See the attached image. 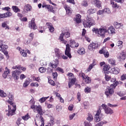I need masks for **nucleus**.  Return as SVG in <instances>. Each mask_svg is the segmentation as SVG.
I'll use <instances>...</instances> for the list:
<instances>
[{
    "label": "nucleus",
    "instance_id": "29",
    "mask_svg": "<svg viewBox=\"0 0 126 126\" xmlns=\"http://www.w3.org/2000/svg\"><path fill=\"white\" fill-rule=\"evenodd\" d=\"M95 65H96V62L95 60H93V63L89 65V68L87 69V71H91V70Z\"/></svg>",
    "mask_w": 126,
    "mask_h": 126
},
{
    "label": "nucleus",
    "instance_id": "1",
    "mask_svg": "<svg viewBox=\"0 0 126 126\" xmlns=\"http://www.w3.org/2000/svg\"><path fill=\"white\" fill-rule=\"evenodd\" d=\"M92 31L95 34L99 35L100 37H105V34L107 32L108 34H116V30L113 26L109 27L107 30V27L105 26H101L99 29L94 28L92 29Z\"/></svg>",
    "mask_w": 126,
    "mask_h": 126
},
{
    "label": "nucleus",
    "instance_id": "2",
    "mask_svg": "<svg viewBox=\"0 0 126 126\" xmlns=\"http://www.w3.org/2000/svg\"><path fill=\"white\" fill-rule=\"evenodd\" d=\"M95 11H96V10L92 8L89 9L88 10L89 15H87L86 19L83 22V25L84 28H91L92 26H94V25L96 24L95 20L90 16V14L95 13Z\"/></svg>",
    "mask_w": 126,
    "mask_h": 126
},
{
    "label": "nucleus",
    "instance_id": "16",
    "mask_svg": "<svg viewBox=\"0 0 126 126\" xmlns=\"http://www.w3.org/2000/svg\"><path fill=\"white\" fill-rule=\"evenodd\" d=\"M110 69H111V66H110L109 65L105 64L103 65L102 70L105 74H109Z\"/></svg>",
    "mask_w": 126,
    "mask_h": 126
},
{
    "label": "nucleus",
    "instance_id": "30",
    "mask_svg": "<svg viewBox=\"0 0 126 126\" xmlns=\"http://www.w3.org/2000/svg\"><path fill=\"white\" fill-rule=\"evenodd\" d=\"M77 53L79 55H84L86 53L85 49L83 47H80L77 51Z\"/></svg>",
    "mask_w": 126,
    "mask_h": 126
},
{
    "label": "nucleus",
    "instance_id": "22",
    "mask_svg": "<svg viewBox=\"0 0 126 126\" xmlns=\"http://www.w3.org/2000/svg\"><path fill=\"white\" fill-rule=\"evenodd\" d=\"M118 59L119 61H125L126 59V54L125 52H122L120 54V55L118 57Z\"/></svg>",
    "mask_w": 126,
    "mask_h": 126
},
{
    "label": "nucleus",
    "instance_id": "42",
    "mask_svg": "<svg viewBox=\"0 0 126 126\" xmlns=\"http://www.w3.org/2000/svg\"><path fill=\"white\" fill-rule=\"evenodd\" d=\"M117 46L118 47V48H119V49H122L123 47V41L121 40L118 41L117 43Z\"/></svg>",
    "mask_w": 126,
    "mask_h": 126
},
{
    "label": "nucleus",
    "instance_id": "27",
    "mask_svg": "<svg viewBox=\"0 0 126 126\" xmlns=\"http://www.w3.org/2000/svg\"><path fill=\"white\" fill-rule=\"evenodd\" d=\"M32 9V6L30 4H27L24 6V10L26 12H28V11H31Z\"/></svg>",
    "mask_w": 126,
    "mask_h": 126
},
{
    "label": "nucleus",
    "instance_id": "38",
    "mask_svg": "<svg viewBox=\"0 0 126 126\" xmlns=\"http://www.w3.org/2000/svg\"><path fill=\"white\" fill-rule=\"evenodd\" d=\"M84 92L86 93V94L90 93V92H91V87H86L84 89Z\"/></svg>",
    "mask_w": 126,
    "mask_h": 126
},
{
    "label": "nucleus",
    "instance_id": "36",
    "mask_svg": "<svg viewBox=\"0 0 126 126\" xmlns=\"http://www.w3.org/2000/svg\"><path fill=\"white\" fill-rule=\"evenodd\" d=\"M39 119L41 123V125H40V126H45V119H44V118L42 117V115H40V116L39 117Z\"/></svg>",
    "mask_w": 126,
    "mask_h": 126
},
{
    "label": "nucleus",
    "instance_id": "41",
    "mask_svg": "<svg viewBox=\"0 0 126 126\" xmlns=\"http://www.w3.org/2000/svg\"><path fill=\"white\" fill-rule=\"evenodd\" d=\"M2 27H3V28H5V30H9V27H8V26H7V24H6V23L4 22L1 25Z\"/></svg>",
    "mask_w": 126,
    "mask_h": 126
},
{
    "label": "nucleus",
    "instance_id": "19",
    "mask_svg": "<svg viewBox=\"0 0 126 126\" xmlns=\"http://www.w3.org/2000/svg\"><path fill=\"white\" fill-rule=\"evenodd\" d=\"M46 26L48 27L49 32H51V33H53V32L55 31V28H54V26H53L52 23L50 22H47L46 23Z\"/></svg>",
    "mask_w": 126,
    "mask_h": 126
},
{
    "label": "nucleus",
    "instance_id": "9",
    "mask_svg": "<svg viewBox=\"0 0 126 126\" xmlns=\"http://www.w3.org/2000/svg\"><path fill=\"white\" fill-rule=\"evenodd\" d=\"M7 49H8V46L6 45H3L2 41H0V51H2L6 56L8 55V52L6 51Z\"/></svg>",
    "mask_w": 126,
    "mask_h": 126
},
{
    "label": "nucleus",
    "instance_id": "56",
    "mask_svg": "<svg viewBox=\"0 0 126 126\" xmlns=\"http://www.w3.org/2000/svg\"><path fill=\"white\" fill-rule=\"evenodd\" d=\"M73 108H74V105L71 104L69 105L68 109L69 110V111H72V110H73Z\"/></svg>",
    "mask_w": 126,
    "mask_h": 126
},
{
    "label": "nucleus",
    "instance_id": "4",
    "mask_svg": "<svg viewBox=\"0 0 126 126\" xmlns=\"http://www.w3.org/2000/svg\"><path fill=\"white\" fill-rule=\"evenodd\" d=\"M119 85V82L116 81L115 83L111 84L110 86H107L105 90L104 94L106 95L107 98H110L112 95H113L115 92L114 89H116V87Z\"/></svg>",
    "mask_w": 126,
    "mask_h": 126
},
{
    "label": "nucleus",
    "instance_id": "49",
    "mask_svg": "<svg viewBox=\"0 0 126 126\" xmlns=\"http://www.w3.org/2000/svg\"><path fill=\"white\" fill-rule=\"evenodd\" d=\"M77 98L78 99L79 102H80L81 101V94L80 93H78L77 94Z\"/></svg>",
    "mask_w": 126,
    "mask_h": 126
},
{
    "label": "nucleus",
    "instance_id": "5",
    "mask_svg": "<svg viewBox=\"0 0 126 126\" xmlns=\"http://www.w3.org/2000/svg\"><path fill=\"white\" fill-rule=\"evenodd\" d=\"M31 109L33 110V112L37 113L40 116H42L44 115V111H43V108L42 106L40 105H35V102L32 101V103L31 106Z\"/></svg>",
    "mask_w": 126,
    "mask_h": 126
},
{
    "label": "nucleus",
    "instance_id": "28",
    "mask_svg": "<svg viewBox=\"0 0 126 126\" xmlns=\"http://www.w3.org/2000/svg\"><path fill=\"white\" fill-rule=\"evenodd\" d=\"M31 81H32L31 80V79H30V78L27 79L23 85V87H24L25 88L28 87V85L30 84V82H31Z\"/></svg>",
    "mask_w": 126,
    "mask_h": 126
},
{
    "label": "nucleus",
    "instance_id": "43",
    "mask_svg": "<svg viewBox=\"0 0 126 126\" xmlns=\"http://www.w3.org/2000/svg\"><path fill=\"white\" fill-rule=\"evenodd\" d=\"M112 70L114 74H118L119 69H118V68L114 67L112 69Z\"/></svg>",
    "mask_w": 126,
    "mask_h": 126
},
{
    "label": "nucleus",
    "instance_id": "21",
    "mask_svg": "<svg viewBox=\"0 0 126 126\" xmlns=\"http://www.w3.org/2000/svg\"><path fill=\"white\" fill-rule=\"evenodd\" d=\"M99 53L101 54H103L105 58H109V57H110V54L107 50L101 49V50H99Z\"/></svg>",
    "mask_w": 126,
    "mask_h": 126
},
{
    "label": "nucleus",
    "instance_id": "10",
    "mask_svg": "<svg viewBox=\"0 0 126 126\" xmlns=\"http://www.w3.org/2000/svg\"><path fill=\"white\" fill-rule=\"evenodd\" d=\"M101 107L104 110V112L107 115H112V114H114V111L112 109L108 107L106 104H102Z\"/></svg>",
    "mask_w": 126,
    "mask_h": 126
},
{
    "label": "nucleus",
    "instance_id": "24",
    "mask_svg": "<svg viewBox=\"0 0 126 126\" xmlns=\"http://www.w3.org/2000/svg\"><path fill=\"white\" fill-rule=\"evenodd\" d=\"M75 82H76V78H72L70 81L68 82V88H70L71 86H73V85L75 84Z\"/></svg>",
    "mask_w": 126,
    "mask_h": 126
},
{
    "label": "nucleus",
    "instance_id": "44",
    "mask_svg": "<svg viewBox=\"0 0 126 126\" xmlns=\"http://www.w3.org/2000/svg\"><path fill=\"white\" fill-rule=\"evenodd\" d=\"M49 96L41 98L40 99H39V100L40 103H44V102H45V101H46L47 99H49Z\"/></svg>",
    "mask_w": 126,
    "mask_h": 126
},
{
    "label": "nucleus",
    "instance_id": "15",
    "mask_svg": "<svg viewBox=\"0 0 126 126\" xmlns=\"http://www.w3.org/2000/svg\"><path fill=\"white\" fill-rule=\"evenodd\" d=\"M63 34L65 38H69L70 37V32L68 28H65L63 31Z\"/></svg>",
    "mask_w": 126,
    "mask_h": 126
},
{
    "label": "nucleus",
    "instance_id": "6",
    "mask_svg": "<svg viewBox=\"0 0 126 126\" xmlns=\"http://www.w3.org/2000/svg\"><path fill=\"white\" fill-rule=\"evenodd\" d=\"M8 113L6 114L7 116L8 117L11 116H13L15 114V111H16V105H10V106L8 105Z\"/></svg>",
    "mask_w": 126,
    "mask_h": 126
},
{
    "label": "nucleus",
    "instance_id": "17",
    "mask_svg": "<svg viewBox=\"0 0 126 126\" xmlns=\"http://www.w3.org/2000/svg\"><path fill=\"white\" fill-rule=\"evenodd\" d=\"M12 15V13L9 11L3 14H0V18H6L7 17H10Z\"/></svg>",
    "mask_w": 126,
    "mask_h": 126
},
{
    "label": "nucleus",
    "instance_id": "60",
    "mask_svg": "<svg viewBox=\"0 0 126 126\" xmlns=\"http://www.w3.org/2000/svg\"><path fill=\"white\" fill-rule=\"evenodd\" d=\"M22 121V119L21 118H19L17 120V126H19L20 124H21V122Z\"/></svg>",
    "mask_w": 126,
    "mask_h": 126
},
{
    "label": "nucleus",
    "instance_id": "34",
    "mask_svg": "<svg viewBox=\"0 0 126 126\" xmlns=\"http://www.w3.org/2000/svg\"><path fill=\"white\" fill-rule=\"evenodd\" d=\"M22 119L24 121H28L29 119H31V117L29 115V113H27L26 115L22 117Z\"/></svg>",
    "mask_w": 126,
    "mask_h": 126
},
{
    "label": "nucleus",
    "instance_id": "62",
    "mask_svg": "<svg viewBox=\"0 0 126 126\" xmlns=\"http://www.w3.org/2000/svg\"><path fill=\"white\" fill-rule=\"evenodd\" d=\"M104 124H106V123H104V122L101 121L99 123L97 124L96 126H103Z\"/></svg>",
    "mask_w": 126,
    "mask_h": 126
},
{
    "label": "nucleus",
    "instance_id": "52",
    "mask_svg": "<svg viewBox=\"0 0 126 126\" xmlns=\"http://www.w3.org/2000/svg\"><path fill=\"white\" fill-rule=\"evenodd\" d=\"M48 82L51 85H52V86H55L56 83H55V81H54L53 80H49Z\"/></svg>",
    "mask_w": 126,
    "mask_h": 126
},
{
    "label": "nucleus",
    "instance_id": "39",
    "mask_svg": "<svg viewBox=\"0 0 126 126\" xmlns=\"http://www.w3.org/2000/svg\"><path fill=\"white\" fill-rule=\"evenodd\" d=\"M108 62L112 65H116V61L113 59H109Z\"/></svg>",
    "mask_w": 126,
    "mask_h": 126
},
{
    "label": "nucleus",
    "instance_id": "46",
    "mask_svg": "<svg viewBox=\"0 0 126 126\" xmlns=\"http://www.w3.org/2000/svg\"><path fill=\"white\" fill-rule=\"evenodd\" d=\"M30 86L32 87H39V84H38V83H37V82L31 83Z\"/></svg>",
    "mask_w": 126,
    "mask_h": 126
},
{
    "label": "nucleus",
    "instance_id": "20",
    "mask_svg": "<svg viewBox=\"0 0 126 126\" xmlns=\"http://www.w3.org/2000/svg\"><path fill=\"white\" fill-rule=\"evenodd\" d=\"M50 64L52 68H57L58 67V64H59V60H56L55 61H53L50 63Z\"/></svg>",
    "mask_w": 126,
    "mask_h": 126
},
{
    "label": "nucleus",
    "instance_id": "32",
    "mask_svg": "<svg viewBox=\"0 0 126 126\" xmlns=\"http://www.w3.org/2000/svg\"><path fill=\"white\" fill-rule=\"evenodd\" d=\"M94 3L96 5L97 7H98V8H100L101 6H102L101 1L100 0H94Z\"/></svg>",
    "mask_w": 126,
    "mask_h": 126
},
{
    "label": "nucleus",
    "instance_id": "57",
    "mask_svg": "<svg viewBox=\"0 0 126 126\" xmlns=\"http://www.w3.org/2000/svg\"><path fill=\"white\" fill-rule=\"evenodd\" d=\"M29 36H30L31 38H30V41H32L33 39L34 38V33L33 32L31 33L29 35Z\"/></svg>",
    "mask_w": 126,
    "mask_h": 126
},
{
    "label": "nucleus",
    "instance_id": "31",
    "mask_svg": "<svg viewBox=\"0 0 126 126\" xmlns=\"http://www.w3.org/2000/svg\"><path fill=\"white\" fill-rule=\"evenodd\" d=\"M114 26L116 29H120L123 26V24L119 23L118 22H115L114 23Z\"/></svg>",
    "mask_w": 126,
    "mask_h": 126
},
{
    "label": "nucleus",
    "instance_id": "55",
    "mask_svg": "<svg viewBox=\"0 0 126 126\" xmlns=\"http://www.w3.org/2000/svg\"><path fill=\"white\" fill-rule=\"evenodd\" d=\"M100 114H101V108H99L98 110H97L95 117H100Z\"/></svg>",
    "mask_w": 126,
    "mask_h": 126
},
{
    "label": "nucleus",
    "instance_id": "53",
    "mask_svg": "<svg viewBox=\"0 0 126 126\" xmlns=\"http://www.w3.org/2000/svg\"><path fill=\"white\" fill-rule=\"evenodd\" d=\"M82 5L83 6H85V7H87L88 6V2H87V1H83L82 3Z\"/></svg>",
    "mask_w": 126,
    "mask_h": 126
},
{
    "label": "nucleus",
    "instance_id": "26",
    "mask_svg": "<svg viewBox=\"0 0 126 126\" xmlns=\"http://www.w3.org/2000/svg\"><path fill=\"white\" fill-rule=\"evenodd\" d=\"M10 71H9V69L7 68V67H6V70L4 71L2 74V77L3 78H6L7 76L10 74Z\"/></svg>",
    "mask_w": 126,
    "mask_h": 126
},
{
    "label": "nucleus",
    "instance_id": "3",
    "mask_svg": "<svg viewBox=\"0 0 126 126\" xmlns=\"http://www.w3.org/2000/svg\"><path fill=\"white\" fill-rule=\"evenodd\" d=\"M70 47L71 48H78V47H79V44H78V43H76L75 41L73 40H71L70 41V45L69 44H67L66 45L65 55L69 59H71V58H72V56H71V49H70Z\"/></svg>",
    "mask_w": 126,
    "mask_h": 126
},
{
    "label": "nucleus",
    "instance_id": "48",
    "mask_svg": "<svg viewBox=\"0 0 126 126\" xmlns=\"http://www.w3.org/2000/svg\"><path fill=\"white\" fill-rule=\"evenodd\" d=\"M103 12L110 14L111 13V10H110V8H105L103 9Z\"/></svg>",
    "mask_w": 126,
    "mask_h": 126
},
{
    "label": "nucleus",
    "instance_id": "63",
    "mask_svg": "<svg viewBox=\"0 0 126 126\" xmlns=\"http://www.w3.org/2000/svg\"><path fill=\"white\" fill-rule=\"evenodd\" d=\"M121 79L123 81L124 80H126V74H123L121 77Z\"/></svg>",
    "mask_w": 126,
    "mask_h": 126
},
{
    "label": "nucleus",
    "instance_id": "8",
    "mask_svg": "<svg viewBox=\"0 0 126 126\" xmlns=\"http://www.w3.org/2000/svg\"><path fill=\"white\" fill-rule=\"evenodd\" d=\"M42 7L43 8H44V7L47 8L49 12H52V13H54V14H56V7H54L52 5H47L45 3H43Z\"/></svg>",
    "mask_w": 126,
    "mask_h": 126
},
{
    "label": "nucleus",
    "instance_id": "18",
    "mask_svg": "<svg viewBox=\"0 0 126 126\" xmlns=\"http://www.w3.org/2000/svg\"><path fill=\"white\" fill-rule=\"evenodd\" d=\"M64 8L65 9L67 15H71V14L72 13V9H71V8L67 5H65L64 6Z\"/></svg>",
    "mask_w": 126,
    "mask_h": 126
},
{
    "label": "nucleus",
    "instance_id": "58",
    "mask_svg": "<svg viewBox=\"0 0 126 126\" xmlns=\"http://www.w3.org/2000/svg\"><path fill=\"white\" fill-rule=\"evenodd\" d=\"M105 79L106 81H109V80H110V79H111V76H110L107 74H105Z\"/></svg>",
    "mask_w": 126,
    "mask_h": 126
},
{
    "label": "nucleus",
    "instance_id": "51",
    "mask_svg": "<svg viewBox=\"0 0 126 126\" xmlns=\"http://www.w3.org/2000/svg\"><path fill=\"white\" fill-rule=\"evenodd\" d=\"M94 121L95 123H98V122L101 121V119H100L99 116H95V117H94Z\"/></svg>",
    "mask_w": 126,
    "mask_h": 126
},
{
    "label": "nucleus",
    "instance_id": "33",
    "mask_svg": "<svg viewBox=\"0 0 126 126\" xmlns=\"http://www.w3.org/2000/svg\"><path fill=\"white\" fill-rule=\"evenodd\" d=\"M110 4H112V7H113V8L117 9L120 7V6L118 5V4L115 3V2H114V0H111Z\"/></svg>",
    "mask_w": 126,
    "mask_h": 126
},
{
    "label": "nucleus",
    "instance_id": "59",
    "mask_svg": "<svg viewBox=\"0 0 126 126\" xmlns=\"http://www.w3.org/2000/svg\"><path fill=\"white\" fill-rule=\"evenodd\" d=\"M20 54H21L23 57H25V58L27 57V53L26 52H24V50H23V52L21 51Z\"/></svg>",
    "mask_w": 126,
    "mask_h": 126
},
{
    "label": "nucleus",
    "instance_id": "45",
    "mask_svg": "<svg viewBox=\"0 0 126 126\" xmlns=\"http://www.w3.org/2000/svg\"><path fill=\"white\" fill-rule=\"evenodd\" d=\"M46 68L44 67H40L39 68V71L41 73H43L44 72H46Z\"/></svg>",
    "mask_w": 126,
    "mask_h": 126
},
{
    "label": "nucleus",
    "instance_id": "54",
    "mask_svg": "<svg viewBox=\"0 0 126 126\" xmlns=\"http://www.w3.org/2000/svg\"><path fill=\"white\" fill-rule=\"evenodd\" d=\"M46 106H47L48 109H51L52 108H54V105L51 104V103H46Z\"/></svg>",
    "mask_w": 126,
    "mask_h": 126
},
{
    "label": "nucleus",
    "instance_id": "7",
    "mask_svg": "<svg viewBox=\"0 0 126 126\" xmlns=\"http://www.w3.org/2000/svg\"><path fill=\"white\" fill-rule=\"evenodd\" d=\"M79 75L80 77H82L83 80H84L87 84L91 83V78L88 76V75H85V74L82 72H80Z\"/></svg>",
    "mask_w": 126,
    "mask_h": 126
},
{
    "label": "nucleus",
    "instance_id": "50",
    "mask_svg": "<svg viewBox=\"0 0 126 126\" xmlns=\"http://www.w3.org/2000/svg\"><path fill=\"white\" fill-rule=\"evenodd\" d=\"M56 55V57H58V59H62L63 58V54L59 52V53H57Z\"/></svg>",
    "mask_w": 126,
    "mask_h": 126
},
{
    "label": "nucleus",
    "instance_id": "13",
    "mask_svg": "<svg viewBox=\"0 0 126 126\" xmlns=\"http://www.w3.org/2000/svg\"><path fill=\"white\" fill-rule=\"evenodd\" d=\"M21 72L22 71L20 70H16L15 71H13L12 73V77L14 78V79H15L16 80L19 79V75L20 74V73H21Z\"/></svg>",
    "mask_w": 126,
    "mask_h": 126
},
{
    "label": "nucleus",
    "instance_id": "47",
    "mask_svg": "<svg viewBox=\"0 0 126 126\" xmlns=\"http://www.w3.org/2000/svg\"><path fill=\"white\" fill-rule=\"evenodd\" d=\"M38 30L40 33H43L45 32V28H44V27H39Z\"/></svg>",
    "mask_w": 126,
    "mask_h": 126
},
{
    "label": "nucleus",
    "instance_id": "40",
    "mask_svg": "<svg viewBox=\"0 0 126 126\" xmlns=\"http://www.w3.org/2000/svg\"><path fill=\"white\" fill-rule=\"evenodd\" d=\"M87 121H89V122H92V121H93V116H92V115L91 114L89 113L88 114V117L87 118Z\"/></svg>",
    "mask_w": 126,
    "mask_h": 126
},
{
    "label": "nucleus",
    "instance_id": "14",
    "mask_svg": "<svg viewBox=\"0 0 126 126\" xmlns=\"http://www.w3.org/2000/svg\"><path fill=\"white\" fill-rule=\"evenodd\" d=\"M8 97L9 99L7 101V102L10 104V105H15V103H13V100H14V96L11 93H9L8 94Z\"/></svg>",
    "mask_w": 126,
    "mask_h": 126
},
{
    "label": "nucleus",
    "instance_id": "35",
    "mask_svg": "<svg viewBox=\"0 0 126 126\" xmlns=\"http://www.w3.org/2000/svg\"><path fill=\"white\" fill-rule=\"evenodd\" d=\"M12 8L14 12H20V9H19L17 6H12Z\"/></svg>",
    "mask_w": 126,
    "mask_h": 126
},
{
    "label": "nucleus",
    "instance_id": "25",
    "mask_svg": "<svg viewBox=\"0 0 126 126\" xmlns=\"http://www.w3.org/2000/svg\"><path fill=\"white\" fill-rule=\"evenodd\" d=\"M12 68L13 69H16V68H17V69H19V70L21 69L23 71H25V70H26V67H22L21 66V65L14 66L12 67Z\"/></svg>",
    "mask_w": 126,
    "mask_h": 126
},
{
    "label": "nucleus",
    "instance_id": "37",
    "mask_svg": "<svg viewBox=\"0 0 126 126\" xmlns=\"http://www.w3.org/2000/svg\"><path fill=\"white\" fill-rule=\"evenodd\" d=\"M0 96L3 98H4L7 96V94L3 90H0Z\"/></svg>",
    "mask_w": 126,
    "mask_h": 126
},
{
    "label": "nucleus",
    "instance_id": "64",
    "mask_svg": "<svg viewBox=\"0 0 126 126\" xmlns=\"http://www.w3.org/2000/svg\"><path fill=\"white\" fill-rule=\"evenodd\" d=\"M63 33H62L60 34V37H59V40H61V41L63 40V36H64Z\"/></svg>",
    "mask_w": 126,
    "mask_h": 126
},
{
    "label": "nucleus",
    "instance_id": "11",
    "mask_svg": "<svg viewBox=\"0 0 126 126\" xmlns=\"http://www.w3.org/2000/svg\"><path fill=\"white\" fill-rule=\"evenodd\" d=\"M29 27L31 29H33V30H36L37 29V25H36V23H35V19L32 18L29 22Z\"/></svg>",
    "mask_w": 126,
    "mask_h": 126
},
{
    "label": "nucleus",
    "instance_id": "12",
    "mask_svg": "<svg viewBox=\"0 0 126 126\" xmlns=\"http://www.w3.org/2000/svg\"><path fill=\"white\" fill-rule=\"evenodd\" d=\"M88 48L90 51L94 52L98 48V43L93 42L88 46Z\"/></svg>",
    "mask_w": 126,
    "mask_h": 126
},
{
    "label": "nucleus",
    "instance_id": "23",
    "mask_svg": "<svg viewBox=\"0 0 126 126\" xmlns=\"http://www.w3.org/2000/svg\"><path fill=\"white\" fill-rule=\"evenodd\" d=\"M75 21H76V23L78 24H79V23H81V16L80 14L76 15Z\"/></svg>",
    "mask_w": 126,
    "mask_h": 126
},
{
    "label": "nucleus",
    "instance_id": "61",
    "mask_svg": "<svg viewBox=\"0 0 126 126\" xmlns=\"http://www.w3.org/2000/svg\"><path fill=\"white\" fill-rule=\"evenodd\" d=\"M52 76L54 79H57V78L58 77V73L57 72L53 73Z\"/></svg>",
    "mask_w": 126,
    "mask_h": 126
}]
</instances>
